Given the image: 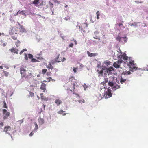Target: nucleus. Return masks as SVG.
Returning <instances> with one entry per match:
<instances>
[{
    "mask_svg": "<svg viewBox=\"0 0 148 148\" xmlns=\"http://www.w3.org/2000/svg\"><path fill=\"white\" fill-rule=\"evenodd\" d=\"M60 54L58 52H56V56H55V61H52L51 63L53 64L55 63H59L61 62H64L66 60V59L64 57H63L62 59L61 57L60 59H59V60H58V59L59 58Z\"/></svg>",
    "mask_w": 148,
    "mask_h": 148,
    "instance_id": "obj_1",
    "label": "nucleus"
},
{
    "mask_svg": "<svg viewBox=\"0 0 148 148\" xmlns=\"http://www.w3.org/2000/svg\"><path fill=\"white\" fill-rule=\"evenodd\" d=\"M108 84L110 87L113 91L119 88L120 86L117 84L116 83H114L112 81H109L108 83Z\"/></svg>",
    "mask_w": 148,
    "mask_h": 148,
    "instance_id": "obj_2",
    "label": "nucleus"
},
{
    "mask_svg": "<svg viewBox=\"0 0 148 148\" xmlns=\"http://www.w3.org/2000/svg\"><path fill=\"white\" fill-rule=\"evenodd\" d=\"M69 81L71 82V84L73 86V91H74V90L75 89V86L77 84L76 80L74 77L71 76L70 77Z\"/></svg>",
    "mask_w": 148,
    "mask_h": 148,
    "instance_id": "obj_3",
    "label": "nucleus"
},
{
    "mask_svg": "<svg viewBox=\"0 0 148 148\" xmlns=\"http://www.w3.org/2000/svg\"><path fill=\"white\" fill-rule=\"evenodd\" d=\"M116 39L118 41H119L120 42L123 44L126 42L127 41V39L126 36L124 37H121L118 36L116 38Z\"/></svg>",
    "mask_w": 148,
    "mask_h": 148,
    "instance_id": "obj_4",
    "label": "nucleus"
},
{
    "mask_svg": "<svg viewBox=\"0 0 148 148\" xmlns=\"http://www.w3.org/2000/svg\"><path fill=\"white\" fill-rule=\"evenodd\" d=\"M123 62H124L122 60H118L116 62L114 63L113 66L116 68H120L121 64Z\"/></svg>",
    "mask_w": 148,
    "mask_h": 148,
    "instance_id": "obj_5",
    "label": "nucleus"
},
{
    "mask_svg": "<svg viewBox=\"0 0 148 148\" xmlns=\"http://www.w3.org/2000/svg\"><path fill=\"white\" fill-rule=\"evenodd\" d=\"M25 67H24L23 65H21L20 67V73L22 77H23L26 76V71L25 69Z\"/></svg>",
    "mask_w": 148,
    "mask_h": 148,
    "instance_id": "obj_6",
    "label": "nucleus"
},
{
    "mask_svg": "<svg viewBox=\"0 0 148 148\" xmlns=\"http://www.w3.org/2000/svg\"><path fill=\"white\" fill-rule=\"evenodd\" d=\"M105 93L104 95V96L105 98L107 99L112 97V94L111 93V90L110 89L108 88L107 91L105 92Z\"/></svg>",
    "mask_w": 148,
    "mask_h": 148,
    "instance_id": "obj_7",
    "label": "nucleus"
},
{
    "mask_svg": "<svg viewBox=\"0 0 148 148\" xmlns=\"http://www.w3.org/2000/svg\"><path fill=\"white\" fill-rule=\"evenodd\" d=\"M105 71L106 72L104 73L105 75H106V73H108V75H109L110 74H112V71H114V69L112 67H110L109 68L105 69Z\"/></svg>",
    "mask_w": 148,
    "mask_h": 148,
    "instance_id": "obj_8",
    "label": "nucleus"
},
{
    "mask_svg": "<svg viewBox=\"0 0 148 148\" xmlns=\"http://www.w3.org/2000/svg\"><path fill=\"white\" fill-rule=\"evenodd\" d=\"M127 65L128 66L130 67V68L132 69H134L136 68V66L134 64V61H130L129 63Z\"/></svg>",
    "mask_w": 148,
    "mask_h": 148,
    "instance_id": "obj_9",
    "label": "nucleus"
},
{
    "mask_svg": "<svg viewBox=\"0 0 148 148\" xmlns=\"http://www.w3.org/2000/svg\"><path fill=\"white\" fill-rule=\"evenodd\" d=\"M11 31L13 34L15 33L16 34H17V33H19V26H15L13 27L11 29Z\"/></svg>",
    "mask_w": 148,
    "mask_h": 148,
    "instance_id": "obj_10",
    "label": "nucleus"
},
{
    "mask_svg": "<svg viewBox=\"0 0 148 148\" xmlns=\"http://www.w3.org/2000/svg\"><path fill=\"white\" fill-rule=\"evenodd\" d=\"M3 113L5 115L3 117V119L4 120L10 116V112H7V110L5 109L3 110Z\"/></svg>",
    "mask_w": 148,
    "mask_h": 148,
    "instance_id": "obj_11",
    "label": "nucleus"
},
{
    "mask_svg": "<svg viewBox=\"0 0 148 148\" xmlns=\"http://www.w3.org/2000/svg\"><path fill=\"white\" fill-rule=\"evenodd\" d=\"M118 60H122V59H123L125 60L128 59V57L126 55V54H125L122 55H119L118 57Z\"/></svg>",
    "mask_w": 148,
    "mask_h": 148,
    "instance_id": "obj_12",
    "label": "nucleus"
},
{
    "mask_svg": "<svg viewBox=\"0 0 148 148\" xmlns=\"http://www.w3.org/2000/svg\"><path fill=\"white\" fill-rule=\"evenodd\" d=\"M18 25H19V33L26 32V31L24 27L19 23L18 24Z\"/></svg>",
    "mask_w": 148,
    "mask_h": 148,
    "instance_id": "obj_13",
    "label": "nucleus"
},
{
    "mask_svg": "<svg viewBox=\"0 0 148 148\" xmlns=\"http://www.w3.org/2000/svg\"><path fill=\"white\" fill-rule=\"evenodd\" d=\"M131 73L130 71H123L122 73V75L121 76H123L124 75H125L124 77H125L124 78H126V77L127 78H127H128V75H130V74H131Z\"/></svg>",
    "mask_w": 148,
    "mask_h": 148,
    "instance_id": "obj_14",
    "label": "nucleus"
},
{
    "mask_svg": "<svg viewBox=\"0 0 148 148\" xmlns=\"http://www.w3.org/2000/svg\"><path fill=\"white\" fill-rule=\"evenodd\" d=\"M105 70V69L102 68L101 70L98 69L97 70V72L98 73L99 76L102 77L103 76V71Z\"/></svg>",
    "mask_w": 148,
    "mask_h": 148,
    "instance_id": "obj_15",
    "label": "nucleus"
},
{
    "mask_svg": "<svg viewBox=\"0 0 148 148\" xmlns=\"http://www.w3.org/2000/svg\"><path fill=\"white\" fill-rule=\"evenodd\" d=\"M88 27V25L86 23H83L82 26L81 27V31L84 33H85L86 31L85 30V27L86 28Z\"/></svg>",
    "mask_w": 148,
    "mask_h": 148,
    "instance_id": "obj_16",
    "label": "nucleus"
},
{
    "mask_svg": "<svg viewBox=\"0 0 148 148\" xmlns=\"http://www.w3.org/2000/svg\"><path fill=\"white\" fill-rule=\"evenodd\" d=\"M31 4H34L35 6H39L40 4V2L39 0H35L31 3Z\"/></svg>",
    "mask_w": 148,
    "mask_h": 148,
    "instance_id": "obj_17",
    "label": "nucleus"
},
{
    "mask_svg": "<svg viewBox=\"0 0 148 148\" xmlns=\"http://www.w3.org/2000/svg\"><path fill=\"white\" fill-rule=\"evenodd\" d=\"M87 53L88 55V56L91 57H94L98 55V54L97 53H91L88 51H87Z\"/></svg>",
    "mask_w": 148,
    "mask_h": 148,
    "instance_id": "obj_18",
    "label": "nucleus"
},
{
    "mask_svg": "<svg viewBox=\"0 0 148 148\" xmlns=\"http://www.w3.org/2000/svg\"><path fill=\"white\" fill-rule=\"evenodd\" d=\"M20 11H18L16 13V15H18L19 14L20 15H22L24 16H26V12L25 11V10H22L20 12H19Z\"/></svg>",
    "mask_w": 148,
    "mask_h": 148,
    "instance_id": "obj_19",
    "label": "nucleus"
},
{
    "mask_svg": "<svg viewBox=\"0 0 148 148\" xmlns=\"http://www.w3.org/2000/svg\"><path fill=\"white\" fill-rule=\"evenodd\" d=\"M125 75H123V76H121V79H120V82L121 84H123V83L127 79V78H124Z\"/></svg>",
    "mask_w": 148,
    "mask_h": 148,
    "instance_id": "obj_20",
    "label": "nucleus"
},
{
    "mask_svg": "<svg viewBox=\"0 0 148 148\" xmlns=\"http://www.w3.org/2000/svg\"><path fill=\"white\" fill-rule=\"evenodd\" d=\"M10 130L11 127L10 126H6L4 128V131L5 132H7L8 131H10Z\"/></svg>",
    "mask_w": 148,
    "mask_h": 148,
    "instance_id": "obj_21",
    "label": "nucleus"
},
{
    "mask_svg": "<svg viewBox=\"0 0 148 148\" xmlns=\"http://www.w3.org/2000/svg\"><path fill=\"white\" fill-rule=\"evenodd\" d=\"M45 87L46 84L44 83H42L40 88L41 89L43 90L44 92H45L46 90Z\"/></svg>",
    "mask_w": 148,
    "mask_h": 148,
    "instance_id": "obj_22",
    "label": "nucleus"
},
{
    "mask_svg": "<svg viewBox=\"0 0 148 148\" xmlns=\"http://www.w3.org/2000/svg\"><path fill=\"white\" fill-rule=\"evenodd\" d=\"M18 49H16L12 47L10 49L11 51L12 52H13L16 54H18Z\"/></svg>",
    "mask_w": 148,
    "mask_h": 148,
    "instance_id": "obj_23",
    "label": "nucleus"
},
{
    "mask_svg": "<svg viewBox=\"0 0 148 148\" xmlns=\"http://www.w3.org/2000/svg\"><path fill=\"white\" fill-rule=\"evenodd\" d=\"M55 102L58 106H59L62 103V102L60 99H56L55 100Z\"/></svg>",
    "mask_w": 148,
    "mask_h": 148,
    "instance_id": "obj_24",
    "label": "nucleus"
},
{
    "mask_svg": "<svg viewBox=\"0 0 148 148\" xmlns=\"http://www.w3.org/2000/svg\"><path fill=\"white\" fill-rule=\"evenodd\" d=\"M64 112L63 110H60L58 112V113L60 114H62L63 115L65 116L66 115V113H64Z\"/></svg>",
    "mask_w": 148,
    "mask_h": 148,
    "instance_id": "obj_25",
    "label": "nucleus"
},
{
    "mask_svg": "<svg viewBox=\"0 0 148 148\" xmlns=\"http://www.w3.org/2000/svg\"><path fill=\"white\" fill-rule=\"evenodd\" d=\"M34 124L35 126V128L34 129L33 131H36L38 129V127L37 123L36 122H34Z\"/></svg>",
    "mask_w": 148,
    "mask_h": 148,
    "instance_id": "obj_26",
    "label": "nucleus"
},
{
    "mask_svg": "<svg viewBox=\"0 0 148 148\" xmlns=\"http://www.w3.org/2000/svg\"><path fill=\"white\" fill-rule=\"evenodd\" d=\"M38 120L40 124H42L44 123L43 120L41 118L39 119Z\"/></svg>",
    "mask_w": 148,
    "mask_h": 148,
    "instance_id": "obj_27",
    "label": "nucleus"
},
{
    "mask_svg": "<svg viewBox=\"0 0 148 148\" xmlns=\"http://www.w3.org/2000/svg\"><path fill=\"white\" fill-rule=\"evenodd\" d=\"M105 64L107 66L110 65V61H106L104 62Z\"/></svg>",
    "mask_w": 148,
    "mask_h": 148,
    "instance_id": "obj_28",
    "label": "nucleus"
},
{
    "mask_svg": "<svg viewBox=\"0 0 148 148\" xmlns=\"http://www.w3.org/2000/svg\"><path fill=\"white\" fill-rule=\"evenodd\" d=\"M97 97L98 99L99 100H101L102 99V98H103V97L101 96V94H98L97 95Z\"/></svg>",
    "mask_w": 148,
    "mask_h": 148,
    "instance_id": "obj_29",
    "label": "nucleus"
},
{
    "mask_svg": "<svg viewBox=\"0 0 148 148\" xmlns=\"http://www.w3.org/2000/svg\"><path fill=\"white\" fill-rule=\"evenodd\" d=\"M3 72L5 76L7 77L9 75V73L8 72L5 71H3Z\"/></svg>",
    "mask_w": 148,
    "mask_h": 148,
    "instance_id": "obj_30",
    "label": "nucleus"
},
{
    "mask_svg": "<svg viewBox=\"0 0 148 148\" xmlns=\"http://www.w3.org/2000/svg\"><path fill=\"white\" fill-rule=\"evenodd\" d=\"M96 14L97 15V19L99 18V16L100 15V13L99 11H97L96 13Z\"/></svg>",
    "mask_w": 148,
    "mask_h": 148,
    "instance_id": "obj_31",
    "label": "nucleus"
},
{
    "mask_svg": "<svg viewBox=\"0 0 148 148\" xmlns=\"http://www.w3.org/2000/svg\"><path fill=\"white\" fill-rule=\"evenodd\" d=\"M47 68L52 69L53 68V66L51 64V63L50 62L48 66L47 65Z\"/></svg>",
    "mask_w": 148,
    "mask_h": 148,
    "instance_id": "obj_32",
    "label": "nucleus"
},
{
    "mask_svg": "<svg viewBox=\"0 0 148 148\" xmlns=\"http://www.w3.org/2000/svg\"><path fill=\"white\" fill-rule=\"evenodd\" d=\"M53 1L55 4H60V2L58 0H53Z\"/></svg>",
    "mask_w": 148,
    "mask_h": 148,
    "instance_id": "obj_33",
    "label": "nucleus"
},
{
    "mask_svg": "<svg viewBox=\"0 0 148 148\" xmlns=\"http://www.w3.org/2000/svg\"><path fill=\"white\" fill-rule=\"evenodd\" d=\"M48 5H49L51 8H53V4L52 3L50 2H49Z\"/></svg>",
    "mask_w": 148,
    "mask_h": 148,
    "instance_id": "obj_34",
    "label": "nucleus"
},
{
    "mask_svg": "<svg viewBox=\"0 0 148 148\" xmlns=\"http://www.w3.org/2000/svg\"><path fill=\"white\" fill-rule=\"evenodd\" d=\"M3 102L4 104L3 107L7 108V106L6 104L5 101H4Z\"/></svg>",
    "mask_w": 148,
    "mask_h": 148,
    "instance_id": "obj_35",
    "label": "nucleus"
},
{
    "mask_svg": "<svg viewBox=\"0 0 148 148\" xmlns=\"http://www.w3.org/2000/svg\"><path fill=\"white\" fill-rule=\"evenodd\" d=\"M41 99L42 100H45V99L44 98L43 96V93H41L40 94Z\"/></svg>",
    "mask_w": 148,
    "mask_h": 148,
    "instance_id": "obj_36",
    "label": "nucleus"
},
{
    "mask_svg": "<svg viewBox=\"0 0 148 148\" xmlns=\"http://www.w3.org/2000/svg\"><path fill=\"white\" fill-rule=\"evenodd\" d=\"M51 80L53 81V79L51 77H49V78H47V82H49Z\"/></svg>",
    "mask_w": 148,
    "mask_h": 148,
    "instance_id": "obj_37",
    "label": "nucleus"
},
{
    "mask_svg": "<svg viewBox=\"0 0 148 148\" xmlns=\"http://www.w3.org/2000/svg\"><path fill=\"white\" fill-rule=\"evenodd\" d=\"M29 95L30 96L32 97H33L34 96V93L30 92L29 93Z\"/></svg>",
    "mask_w": 148,
    "mask_h": 148,
    "instance_id": "obj_38",
    "label": "nucleus"
},
{
    "mask_svg": "<svg viewBox=\"0 0 148 148\" xmlns=\"http://www.w3.org/2000/svg\"><path fill=\"white\" fill-rule=\"evenodd\" d=\"M103 88L104 89L105 88V87H103L101 86V85L100 84L98 88H99L100 90H102L103 89Z\"/></svg>",
    "mask_w": 148,
    "mask_h": 148,
    "instance_id": "obj_39",
    "label": "nucleus"
},
{
    "mask_svg": "<svg viewBox=\"0 0 148 148\" xmlns=\"http://www.w3.org/2000/svg\"><path fill=\"white\" fill-rule=\"evenodd\" d=\"M79 103H84L85 101L84 99L79 100L78 101Z\"/></svg>",
    "mask_w": 148,
    "mask_h": 148,
    "instance_id": "obj_40",
    "label": "nucleus"
},
{
    "mask_svg": "<svg viewBox=\"0 0 148 148\" xmlns=\"http://www.w3.org/2000/svg\"><path fill=\"white\" fill-rule=\"evenodd\" d=\"M31 61L32 62H37V60L34 58H32V59Z\"/></svg>",
    "mask_w": 148,
    "mask_h": 148,
    "instance_id": "obj_41",
    "label": "nucleus"
},
{
    "mask_svg": "<svg viewBox=\"0 0 148 148\" xmlns=\"http://www.w3.org/2000/svg\"><path fill=\"white\" fill-rule=\"evenodd\" d=\"M46 72V69H43L42 70V73L43 74H44Z\"/></svg>",
    "mask_w": 148,
    "mask_h": 148,
    "instance_id": "obj_42",
    "label": "nucleus"
},
{
    "mask_svg": "<svg viewBox=\"0 0 148 148\" xmlns=\"http://www.w3.org/2000/svg\"><path fill=\"white\" fill-rule=\"evenodd\" d=\"M28 57L29 58L31 59L33 58V55L30 54H29L28 55Z\"/></svg>",
    "mask_w": 148,
    "mask_h": 148,
    "instance_id": "obj_43",
    "label": "nucleus"
},
{
    "mask_svg": "<svg viewBox=\"0 0 148 148\" xmlns=\"http://www.w3.org/2000/svg\"><path fill=\"white\" fill-rule=\"evenodd\" d=\"M78 68H74L73 71L75 73H76L77 70Z\"/></svg>",
    "mask_w": 148,
    "mask_h": 148,
    "instance_id": "obj_44",
    "label": "nucleus"
},
{
    "mask_svg": "<svg viewBox=\"0 0 148 148\" xmlns=\"http://www.w3.org/2000/svg\"><path fill=\"white\" fill-rule=\"evenodd\" d=\"M33 132H35L36 131H32L31 133L29 134V136H32L34 134V133H33Z\"/></svg>",
    "mask_w": 148,
    "mask_h": 148,
    "instance_id": "obj_45",
    "label": "nucleus"
},
{
    "mask_svg": "<svg viewBox=\"0 0 148 148\" xmlns=\"http://www.w3.org/2000/svg\"><path fill=\"white\" fill-rule=\"evenodd\" d=\"M12 38L14 40H15L17 39V37L14 36H12Z\"/></svg>",
    "mask_w": 148,
    "mask_h": 148,
    "instance_id": "obj_46",
    "label": "nucleus"
},
{
    "mask_svg": "<svg viewBox=\"0 0 148 148\" xmlns=\"http://www.w3.org/2000/svg\"><path fill=\"white\" fill-rule=\"evenodd\" d=\"M104 82L106 84L108 82V79L107 78H105Z\"/></svg>",
    "mask_w": 148,
    "mask_h": 148,
    "instance_id": "obj_47",
    "label": "nucleus"
},
{
    "mask_svg": "<svg viewBox=\"0 0 148 148\" xmlns=\"http://www.w3.org/2000/svg\"><path fill=\"white\" fill-rule=\"evenodd\" d=\"M104 82L106 84L108 82V79L107 78H105Z\"/></svg>",
    "mask_w": 148,
    "mask_h": 148,
    "instance_id": "obj_48",
    "label": "nucleus"
},
{
    "mask_svg": "<svg viewBox=\"0 0 148 148\" xmlns=\"http://www.w3.org/2000/svg\"><path fill=\"white\" fill-rule=\"evenodd\" d=\"M73 94L75 95H76V97H79V98H80V96H79V95L78 94L76 93H74V92H73Z\"/></svg>",
    "mask_w": 148,
    "mask_h": 148,
    "instance_id": "obj_49",
    "label": "nucleus"
},
{
    "mask_svg": "<svg viewBox=\"0 0 148 148\" xmlns=\"http://www.w3.org/2000/svg\"><path fill=\"white\" fill-rule=\"evenodd\" d=\"M25 58L26 60H28V57L27 55L26 54H25Z\"/></svg>",
    "mask_w": 148,
    "mask_h": 148,
    "instance_id": "obj_50",
    "label": "nucleus"
},
{
    "mask_svg": "<svg viewBox=\"0 0 148 148\" xmlns=\"http://www.w3.org/2000/svg\"><path fill=\"white\" fill-rule=\"evenodd\" d=\"M69 47H73V43H71L69 44Z\"/></svg>",
    "mask_w": 148,
    "mask_h": 148,
    "instance_id": "obj_51",
    "label": "nucleus"
},
{
    "mask_svg": "<svg viewBox=\"0 0 148 148\" xmlns=\"http://www.w3.org/2000/svg\"><path fill=\"white\" fill-rule=\"evenodd\" d=\"M4 125V124L3 122H1L0 123V127H1Z\"/></svg>",
    "mask_w": 148,
    "mask_h": 148,
    "instance_id": "obj_52",
    "label": "nucleus"
},
{
    "mask_svg": "<svg viewBox=\"0 0 148 148\" xmlns=\"http://www.w3.org/2000/svg\"><path fill=\"white\" fill-rule=\"evenodd\" d=\"M100 37L96 36L95 37H94V38L95 39H98L100 40V39L99 38Z\"/></svg>",
    "mask_w": 148,
    "mask_h": 148,
    "instance_id": "obj_53",
    "label": "nucleus"
},
{
    "mask_svg": "<svg viewBox=\"0 0 148 148\" xmlns=\"http://www.w3.org/2000/svg\"><path fill=\"white\" fill-rule=\"evenodd\" d=\"M100 84L102 85L103 86H104L106 85V83L104 82V81H103Z\"/></svg>",
    "mask_w": 148,
    "mask_h": 148,
    "instance_id": "obj_54",
    "label": "nucleus"
},
{
    "mask_svg": "<svg viewBox=\"0 0 148 148\" xmlns=\"http://www.w3.org/2000/svg\"><path fill=\"white\" fill-rule=\"evenodd\" d=\"M22 51L23 52L24 51H27V49H24L22 50Z\"/></svg>",
    "mask_w": 148,
    "mask_h": 148,
    "instance_id": "obj_55",
    "label": "nucleus"
},
{
    "mask_svg": "<svg viewBox=\"0 0 148 148\" xmlns=\"http://www.w3.org/2000/svg\"><path fill=\"white\" fill-rule=\"evenodd\" d=\"M20 43V41H19V40H18L16 42V43L17 44H19Z\"/></svg>",
    "mask_w": 148,
    "mask_h": 148,
    "instance_id": "obj_56",
    "label": "nucleus"
},
{
    "mask_svg": "<svg viewBox=\"0 0 148 148\" xmlns=\"http://www.w3.org/2000/svg\"><path fill=\"white\" fill-rule=\"evenodd\" d=\"M18 121L20 122L21 123H22L23 122V121L22 120H19Z\"/></svg>",
    "mask_w": 148,
    "mask_h": 148,
    "instance_id": "obj_57",
    "label": "nucleus"
},
{
    "mask_svg": "<svg viewBox=\"0 0 148 148\" xmlns=\"http://www.w3.org/2000/svg\"><path fill=\"white\" fill-rule=\"evenodd\" d=\"M119 26H120L121 25H123V24H122V23H119Z\"/></svg>",
    "mask_w": 148,
    "mask_h": 148,
    "instance_id": "obj_58",
    "label": "nucleus"
},
{
    "mask_svg": "<svg viewBox=\"0 0 148 148\" xmlns=\"http://www.w3.org/2000/svg\"><path fill=\"white\" fill-rule=\"evenodd\" d=\"M6 45V43H3V46H5Z\"/></svg>",
    "mask_w": 148,
    "mask_h": 148,
    "instance_id": "obj_59",
    "label": "nucleus"
},
{
    "mask_svg": "<svg viewBox=\"0 0 148 148\" xmlns=\"http://www.w3.org/2000/svg\"><path fill=\"white\" fill-rule=\"evenodd\" d=\"M16 47H18L19 45H18V44L16 43Z\"/></svg>",
    "mask_w": 148,
    "mask_h": 148,
    "instance_id": "obj_60",
    "label": "nucleus"
},
{
    "mask_svg": "<svg viewBox=\"0 0 148 148\" xmlns=\"http://www.w3.org/2000/svg\"><path fill=\"white\" fill-rule=\"evenodd\" d=\"M23 52V51H22V50H21V52H20V54H21Z\"/></svg>",
    "mask_w": 148,
    "mask_h": 148,
    "instance_id": "obj_61",
    "label": "nucleus"
},
{
    "mask_svg": "<svg viewBox=\"0 0 148 148\" xmlns=\"http://www.w3.org/2000/svg\"><path fill=\"white\" fill-rule=\"evenodd\" d=\"M0 69H3V67L2 66H0Z\"/></svg>",
    "mask_w": 148,
    "mask_h": 148,
    "instance_id": "obj_62",
    "label": "nucleus"
},
{
    "mask_svg": "<svg viewBox=\"0 0 148 148\" xmlns=\"http://www.w3.org/2000/svg\"><path fill=\"white\" fill-rule=\"evenodd\" d=\"M74 42H75V44H76V45L77 44V42H76V40H75Z\"/></svg>",
    "mask_w": 148,
    "mask_h": 148,
    "instance_id": "obj_63",
    "label": "nucleus"
},
{
    "mask_svg": "<svg viewBox=\"0 0 148 148\" xmlns=\"http://www.w3.org/2000/svg\"><path fill=\"white\" fill-rule=\"evenodd\" d=\"M43 106H44V110H45V105H43Z\"/></svg>",
    "mask_w": 148,
    "mask_h": 148,
    "instance_id": "obj_64",
    "label": "nucleus"
}]
</instances>
